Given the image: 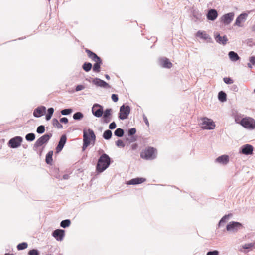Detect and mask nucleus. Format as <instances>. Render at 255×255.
<instances>
[{"mask_svg": "<svg viewBox=\"0 0 255 255\" xmlns=\"http://www.w3.org/2000/svg\"><path fill=\"white\" fill-rule=\"evenodd\" d=\"M22 141V137L20 136H16L11 138L8 142L9 146L12 148H17L20 146Z\"/></svg>", "mask_w": 255, "mask_h": 255, "instance_id": "1a4fd4ad", "label": "nucleus"}, {"mask_svg": "<svg viewBox=\"0 0 255 255\" xmlns=\"http://www.w3.org/2000/svg\"><path fill=\"white\" fill-rule=\"evenodd\" d=\"M143 120H144V122H145V124L147 126V127H149V122H148L147 117L145 115H143Z\"/></svg>", "mask_w": 255, "mask_h": 255, "instance_id": "864d4df0", "label": "nucleus"}, {"mask_svg": "<svg viewBox=\"0 0 255 255\" xmlns=\"http://www.w3.org/2000/svg\"><path fill=\"white\" fill-rule=\"evenodd\" d=\"M216 161L220 163L226 164L229 162V157L227 155H222L218 157Z\"/></svg>", "mask_w": 255, "mask_h": 255, "instance_id": "b1692460", "label": "nucleus"}, {"mask_svg": "<svg viewBox=\"0 0 255 255\" xmlns=\"http://www.w3.org/2000/svg\"><path fill=\"white\" fill-rule=\"evenodd\" d=\"M254 246V244L253 243H248L245 244V245L242 246V248L245 249H248L251 248Z\"/></svg>", "mask_w": 255, "mask_h": 255, "instance_id": "79ce46f5", "label": "nucleus"}, {"mask_svg": "<svg viewBox=\"0 0 255 255\" xmlns=\"http://www.w3.org/2000/svg\"><path fill=\"white\" fill-rule=\"evenodd\" d=\"M70 223L71 222L69 220H64L61 222L60 225L63 228H66L68 227L70 225Z\"/></svg>", "mask_w": 255, "mask_h": 255, "instance_id": "f704fd0d", "label": "nucleus"}, {"mask_svg": "<svg viewBox=\"0 0 255 255\" xmlns=\"http://www.w3.org/2000/svg\"><path fill=\"white\" fill-rule=\"evenodd\" d=\"M68 176L67 175H65L63 176V178L64 179H67L68 178Z\"/></svg>", "mask_w": 255, "mask_h": 255, "instance_id": "13d9d810", "label": "nucleus"}, {"mask_svg": "<svg viewBox=\"0 0 255 255\" xmlns=\"http://www.w3.org/2000/svg\"><path fill=\"white\" fill-rule=\"evenodd\" d=\"M207 255H219V252L217 250L210 251L207 253Z\"/></svg>", "mask_w": 255, "mask_h": 255, "instance_id": "de8ad7c7", "label": "nucleus"}, {"mask_svg": "<svg viewBox=\"0 0 255 255\" xmlns=\"http://www.w3.org/2000/svg\"><path fill=\"white\" fill-rule=\"evenodd\" d=\"M254 92H255V89L254 90Z\"/></svg>", "mask_w": 255, "mask_h": 255, "instance_id": "680f3d73", "label": "nucleus"}, {"mask_svg": "<svg viewBox=\"0 0 255 255\" xmlns=\"http://www.w3.org/2000/svg\"><path fill=\"white\" fill-rule=\"evenodd\" d=\"M106 78L107 79H109L110 78V77H109V75H106Z\"/></svg>", "mask_w": 255, "mask_h": 255, "instance_id": "052dcab7", "label": "nucleus"}, {"mask_svg": "<svg viewBox=\"0 0 255 255\" xmlns=\"http://www.w3.org/2000/svg\"><path fill=\"white\" fill-rule=\"evenodd\" d=\"M52 236L56 240L61 241L65 236V232L62 229H56L53 232Z\"/></svg>", "mask_w": 255, "mask_h": 255, "instance_id": "ddd939ff", "label": "nucleus"}, {"mask_svg": "<svg viewBox=\"0 0 255 255\" xmlns=\"http://www.w3.org/2000/svg\"><path fill=\"white\" fill-rule=\"evenodd\" d=\"M28 255H39V254L37 250L32 249L28 252Z\"/></svg>", "mask_w": 255, "mask_h": 255, "instance_id": "a19ab883", "label": "nucleus"}, {"mask_svg": "<svg viewBox=\"0 0 255 255\" xmlns=\"http://www.w3.org/2000/svg\"><path fill=\"white\" fill-rule=\"evenodd\" d=\"M52 124L54 127L59 129L62 128H63L62 125L59 123V121L56 119H53L52 120Z\"/></svg>", "mask_w": 255, "mask_h": 255, "instance_id": "2f4dec72", "label": "nucleus"}, {"mask_svg": "<svg viewBox=\"0 0 255 255\" xmlns=\"http://www.w3.org/2000/svg\"><path fill=\"white\" fill-rule=\"evenodd\" d=\"M136 130L135 128H130L128 130V135L130 136H132V135H134L136 133Z\"/></svg>", "mask_w": 255, "mask_h": 255, "instance_id": "49530a36", "label": "nucleus"}, {"mask_svg": "<svg viewBox=\"0 0 255 255\" xmlns=\"http://www.w3.org/2000/svg\"><path fill=\"white\" fill-rule=\"evenodd\" d=\"M138 144L137 143H133L131 145V147H130V149H131V150L133 151V150H135L137 149L138 148Z\"/></svg>", "mask_w": 255, "mask_h": 255, "instance_id": "3c124183", "label": "nucleus"}, {"mask_svg": "<svg viewBox=\"0 0 255 255\" xmlns=\"http://www.w3.org/2000/svg\"><path fill=\"white\" fill-rule=\"evenodd\" d=\"M252 30L253 31L255 32V24L252 26Z\"/></svg>", "mask_w": 255, "mask_h": 255, "instance_id": "4d7b16f0", "label": "nucleus"}, {"mask_svg": "<svg viewBox=\"0 0 255 255\" xmlns=\"http://www.w3.org/2000/svg\"><path fill=\"white\" fill-rule=\"evenodd\" d=\"M27 246H28L27 244L25 242H23V243L19 244L17 245V248L18 250H23V249L27 248Z\"/></svg>", "mask_w": 255, "mask_h": 255, "instance_id": "e433bc0d", "label": "nucleus"}, {"mask_svg": "<svg viewBox=\"0 0 255 255\" xmlns=\"http://www.w3.org/2000/svg\"><path fill=\"white\" fill-rule=\"evenodd\" d=\"M160 64L163 67L170 68L172 66V63L167 58H164L160 60Z\"/></svg>", "mask_w": 255, "mask_h": 255, "instance_id": "4be33fe9", "label": "nucleus"}, {"mask_svg": "<svg viewBox=\"0 0 255 255\" xmlns=\"http://www.w3.org/2000/svg\"><path fill=\"white\" fill-rule=\"evenodd\" d=\"M229 57L233 61H236L240 59L238 55L234 51H230L229 53Z\"/></svg>", "mask_w": 255, "mask_h": 255, "instance_id": "bb28decb", "label": "nucleus"}, {"mask_svg": "<svg viewBox=\"0 0 255 255\" xmlns=\"http://www.w3.org/2000/svg\"><path fill=\"white\" fill-rule=\"evenodd\" d=\"M85 51L87 53L88 57L94 62L99 61V60L101 59L95 53L93 52L91 50L86 49L85 50Z\"/></svg>", "mask_w": 255, "mask_h": 255, "instance_id": "6ab92c4d", "label": "nucleus"}, {"mask_svg": "<svg viewBox=\"0 0 255 255\" xmlns=\"http://www.w3.org/2000/svg\"><path fill=\"white\" fill-rule=\"evenodd\" d=\"M83 117V115L81 112H77L73 115V118L75 120H80Z\"/></svg>", "mask_w": 255, "mask_h": 255, "instance_id": "4c0bfd02", "label": "nucleus"}, {"mask_svg": "<svg viewBox=\"0 0 255 255\" xmlns=\"http://www.w3.org/2000/svg\"><path fill=\"white\" fill-rule=\"evenodd\" d=\"M92 112L95 116L100 117L103 114V108L98 104H95L92 108Z\"/></svg>", "mask_w": 255, "mask_h": 255, "instance_id": "9d476101", "label": "nucleus"}, {"mask_svg": "<svg viewBox=\"0 0 255 255\" xmlns=\"http://www.w3.org/2000/svg\"><path fill=\"white\" fill-rule=\"evenodd\" d=\"M60 122L61 123L67 124L68 122V119L67 118L63 117V118H62L60 119Z\"/></svg>", "mask_w": 255, "mask_h": 255, "instance_id": "603ef678", "label": "nucleus"}, {"mask_svg": "<svg viewBox=\"0 0 255 255\" xmlns=\"http://www.w3.org/2000/svg\"><path fill=\"white\" fill-rule=\"evenodd\" d=\"M202 122L201 123L202 128L206 129H213L215 127L214 123L211 120L207 118H203L202 119Z\"/></svg>", "mask_w": 255, "mask_h": 255, "instance_id": "39448f33", "label": "nucleus"}, {"mask_svg": "<svg viewBox=\"0 0 255 255\" xmlns=\"http://www.w3.org/2000/svg\"><path fill=\"white\" fill-rule=\"evenodd\" d=\"M52 136V134H45L38 138L34 144L35 147H39L41 146L43 144L47 142Z\"/></svg>", "mask_w": 255, "mask_h": 255, "instance_id": "6e6552de", "label": "nucleus"}, {"mask_svg": "<svg viewBox=\"0 0 255 255\" xmlns=\"http://www.w3.org/2000/svg\"><path fill=\"white\" fill-rule=\"evenodd\" d=\"M223 80H224V82L226 84H232L233 83V80L231 79L230 78L226 77V78H224L223 79Z\"/></svg>", "mask_w": 255, "mask_h": 255, "instance_id": "a18cd8bd", "label": "nucleus"}, {"mask_svg": "<svg viewBox=\"0 0 255 255\" xmlns=\"http://www.w3.org/2000/svg\"><path fill=\"white\" fill-rule=\"evenodd\" d=\"M46 112V107L40 106L36 108L33 112V115L35 117H40L43 116Z\"/></svg>", "mask_w": 255, "mask_h": 255, "instance_id": "4468645a", "label": "nucleus"}, {"mask_svg": "<svg viewBox=\"0 0 255 255\" xmlns=\"http://www.w3.org/2000/svg\"><path fill=\"white\" fill-rule=\"evenodd\" d=\"M102 63V61L101 59L99 60V61H95V63L93 65V70L95 72H99Z\"/></svg>", "mask_w": 255, "mask_h": 255, "instance_id": "a878e982", "label": "nucleus"}, {"mask_svg": "<svg viewBox=\"0 0 255 255\" xmlns=\"http://www.w3.org/2000/svg\"><path fill=\"white\" fill-rule=\"evenodd\" d=\"M146 181V179L144 178H135L132 179L127 182V184L128 185H135L139 184L144 182Z\"/></svg>", "mask_w": 255, "mask_h": 255, "instance_id": "a211bd4d", "label": "nucleus"}, {"mask_svg": "<svg viewBox=\"0 0 255 255\" xmlns=\"http://www.w3.org/2000/svg\"><path fill=\"white\" fill-rule=\"evenodd\" d=\"M253 152V147L250 144H246L242 147V153L245 155H252Z\"/></svg>", "mask_w": 255, "mask_h": 255, "instance_id": "2eb2a0df", "label": "nucleus"}, {"mask_svg": "<svg viewBox=\"0 0 255 255\" xmlns=\"http://www.w3.org/2000/svg\"><path fill=\"white\" fill-rule=\"evenodd\" d=\"M247 16L248 14L246 13H242L239 15L236 19L234 25H236L238 27H242L243 23L245 21Z\"/></svg>", "mask_w": 255, "mask_h": 255, "instance_id": "f8f14e48", "label": "nucleus"}, {"mask_svg": "<svg viewBox=\"0 0 255 255\" xmlns=\"http://www.w3.org/2000/svg\"><path fill=\"white\" fill-rule=\"evenodd\" d=\"M239 123L246 128L254 129L255 128V120L251 117L243 118Z\"/></svg>", "mask_w": 255, "mask_h": 255, "instance_id": "20e7f679", "label": "nucleus"}, {"mask_svg": "<svg viewBox=\"0 0 255 255\" xmlns=\"http://www.w3.org/2000/svg\"><path fill=\"white\" fill-rule=\"evenodd\" d=\"M93 82L96 85L100 87H107L108 86V84L107 83L98 78L94 79Z\"/></svg>", "mask_w": 255, "mask_h": 255, "instance_id": "5701e85b", "label": "nucleus"}, {"mask_svg": "<svg viewBox=\"0 0 255 255\" xmlns=\"http://www.w3.org/2000/svg\"><path fill=\"white\" fill-rule=\"evenodd\" d=\"M111 98H112V100L115 102H117L118 100V95L116 94H113L112 95Z\"/></svg>", "mask_w": 255, "mask_h": 255, "instance_id": "8fccbe9b", "label": "nucleus"}, {"mask_svg": "<svg viewBox=\"0 0 255 255\" xmlns=\"http://www.w3.org/2000/svg\"><path fill=\"white\" fill-rule=\"evenodd\" d=\"M25 138L27 141H32L35 139V136L34 133H28L26 135Z\"/></svg>", "mask_w": 255, "mask_h": 255, "instance_id": "c9c22d12", "label": "nucleus"}, {"mask_svg": "<svg viewBox=\"0 0 255 255\" xmlns=\"http://www.w3.org/2000/svg\"><path fill=\"white\" fill-rule=\"evenodd\" d=\"M5 255H14L12 254L6 253L5 254Z\"/></svg>", "mask_w": 255, "mask_h": 255, "instance_id": "bf43d9fd", "label": "nucleus"}, {"mask_svg": "<svg viewBox=\"0 0 255 255\" xmlns=\"http://www.w3.org/2000/svg\"><path fill=\"white\" fill-rule=\"evenodd\" d=\"M66 141V137L65 135H63L61 137L60 140L59 142L58 145L56 147V151L57 152H59L60 151L62 148L64 144H65Z\"/></svg>", "mask_w": 255, "mask_h": 255, "instance_id": "aec40b11", "label": "nucleus"}, {"mask_svg": "<svg viewBox=\"0 0 255 255\" xmlns=\"http://www.w3.org/2000/svg\"><path fill=\"white\" fill-rule=\"evenodd\" d=\"M112 132L111 130H106L104 132V134H103V137L105 139H109L111 138V136H112Z\"/></svg>", "mask_w": 255, "mask_h": 255, "instance_id": "473e14b6", "label": "nucleus"}, {"mask_svg": "<svg viewBox=\"0 0 255 255\" xmlns=\"http://www.w3.org/2000/svg\"><path fill=\"white\" fill-rule=\"evenodd\" d=\"M218 16L217 11L215 9H210L207 14V18L208 20L214 21Z\"/></svg>", "mask_w": 255, "mask_h": 255, "instance_id": "f3484780", "label": "nucleus"}, {"mask_svg": "<svg viewBox=\"0 0 255 255\" xmlns=\"http://www.w3.org/2000/svg\"><path fill=\"white\" fill-rule=\"evenodd\" d=\"M85 88L84 86L82 85H78L76 86L75 90L76 91H81Z\"/></svg>", "mask_w": 255, "mask_h": 255, "instance_id": "09e8293b", "label": "nucleus"}, {"mask_svg": "<svg viewBox=\"0 0 255 255\" xmlns=\"http://www.w3.org/2000/svg\"><path fill=\"white\" fill-rule=\"evenodd\" d=\"M114 134L118 137H122L124 134V130L120 128H117L115 131Z\"/></svg>", "mask_w": 255, "mask_h": 255, "instance_id": "72a5a7b5", "label": "nucleus"}, {"mask_svg": "<svg viewBox=\"0 0 255 255\" xmlns=\"http://www.w3.org/2000/svg\"><path fill=\"white\" fill-rule=\"evenodd\" d=\"M116 127V124L115 122L111 123L109 125V128L113 129L115 128Z\"/></svg>", "mask_w": 255, "mask_h": 255, "instance_id": "5fc2aeb1", "label": "nucleus"}, {"mask_svg": "<svg viewBox=\"0 0 255 255\" xmlns=\"http://www.w3.org/2000/svg\"><path fill=\"white\" fill-rule=\"evenodd\" d=\"M110 164V158L106 154H102L99 158L96 166V170L102 172L106 170Z\"/></svg>", "mask_w": 255, "mask_h": 255, "instance_id": "f03ea898", "label": "nucleus"}, {"mask_svg": "<svg viewBox=\"0 0 255 255\" xmlns=\"http://www.w3.org/2000/svg\"><path fill=\"white\" fill-rule=\"evenodd\" d=\"M116 144L117 146H119V147H124L125 146V144H124V142H123V141L122 140H120V139L116 141Z\"/></svg>", "mask_w": 255, "mask_h": 255, "instance_id": "37998d69", "label": "nucleus"}, {"mask_svg": "<svg viewBox=\"0 0 255 255\" xmlns=\"http://www.w3.org/2000/svg\"><path fill=\"white\" fill-rule=\"evenodd\" d=\"M215 39L217 42L223 45H225L228 41V38L226 35L221 36L218 33L215 34Z\"/></svg>", "mask_w": 255, "mask_h": 255, "instance_id": "dca6fc26", "label": "nucleus"}, {"mask_svg": "<svg viewBox=\"0 0 255 255\" xmlns=\"http://www.w3.org/2000/svg\"><path fill=\"white\" fill-rule=\"evenodd\" d=\"M45 131V127L43 125L39 126L37 128V132L38 133H43Z\"/></svg>", "mask_w": 255, "mask_h": 255, "instance_id": "58836bf2", "label": "nucleus"}, {"mask_svg": "<svg viewBox=\"0 0 255 255\" xmlns=\"http://www.w3.org/2000/svg\"><path fill=\"white\" fill-rule=\"evenodd\" d=\"M156 150L153 147H147L140 153L141 158L145 160H152L155 158Z\"/></svg>", "mask_w": 255, "mask_h": 255, "instance_id": "7ed1b4c3", "label": "nucleus"}, {"mask_svg": "<svg viewBox=\"0 0 255 255\" xmlns=\"http://www.w3.org/2000/svg\"><path fill=\"white\" fill-rule=\"evenodd\" d=\"M130 108L129 106H122L120 107L119 118L122 120L127 119L130 113Z\"/></svg>", "mask_w": 255, "mask_h": 255, "instance_id": "423d86ee", "label": "nucleus"}, {"mask_svg": "<svg viewBox=\"0 0 255 255\" xmlns=\"http://www.w3.org/2000/svg\"><path fill=\"white\" fill-rule=\"evenodd\" d=\"M48 113L46 115V119L48 121L51 118L54 112V109L53 108H50L47 110Z\"/></svg>", "mask_w": 255, "mask_h": 255, "instance_id": "7c9ffc66", "label": "nucleus"}, {"mask_svg": "<svg viewBox=\"0 0 255 255\" xmlns=\"http://www.w3.org/2000/svg\"><path fill=\"white\" fill-rule=\"evenodd\" d=\"M95 139L96 136L92 130L90 129L84 130L83 150H85L92 141L95 142Z\"/></svg>", "mask_w": 255, "mask_h": 255, "instance_id": "f257e3e1", "label": "nucleus"}, {"mask_svg": "<svg viewBox=\"0 0 255 255\" xmlns=\"http://www.w3.org/2000/svg\"><path fill=\"white\" fill-rule=\"evenodd\" d=\"M242 224L237 222H231L226 226V230L228 231L235 232L238 230V229L242 228Z\"/></svg>", "mask_w": 255, "mask_h": 255, "instance_id": "9b49d317", "label": "nucleus"}, {"mask_svg": "<svg viewBox=\"0 0 255 255\" xmlns=\"http://www.w3.org/2000/svg\"><path fill=\"white\" fill-rule=\"evenodd\" d=\"M72 112V110L71 109H66L62 110L61 111V113L63 115H66L70 114Z\"/></svg>", "mask_w": 255, "mask_h": 255, "instance_id": "ea45409f", "label": "nucleus"}, {"mask_svg": "<svg viewBox=\"0 0 255 255\" xmlns=\"http://www.w3.org/2000/svg\"><path fill=\"white\" fill-rule=\"evenodd\" d=\"M226 94L223 91H220L218 94V98L221 102H225L226 101Z\"/></svg>", "mask_w": 255, "mask_h": 255, "instance_id": "c85d7f7f", "label": "nucleus"}, {"mask_svg": "<svg viewBox=\"0 0 255 255\" xmlns=\"http://www.w3.org/2000/svg\"><path fill=\"white\" fill-rule=\"evenodd\" d=\"M53 151H49L46 156V162L47 164H51L52 162Z\"/></svg>", "mask_w": 255, "mask_h": 255, "instance_id": "cd10ccee", "label": "nucleus"}, {"mask_svg": "<svg viewBox=\"0 0 255 255\" xmlns=\"http://www.w3.org/2000/svg\"><path fill=\"white\" fill-rule=\"evenodd\" d=\"M196 35L197 37H199L201 39H203L204 40L210 39L209 36L206 33L205 31H198L196 33Z\"/></svg>", "mask_w": 255, "mask_h": 255, "instance_id": "393cba45", "label": "nucleus"}, {"mask_svg": "<svg viewBox=\"0 0 255 255\" xmlns=\"http://www.w3.org/2000/svg\"><path fill=\"white\" fill-rule=\"evenodd\" d=\"M92 67V64L87 62L84 63L82 66L83 69L86 72L89 71L91 69Z\"/></svg>", "mask_w": 255, "mask_h": 255, "instance_id": "c756f323", "label": "nucleus"}, {"mask_svg": "<svg viewBox=\"0 0 255 255\" xmlns=\"http://www.w3.org/2000/svg\"><path fill=\"white\" fill-rule=\"evenodd\" d=\"M234 13L230 12L223 15L220 18V22L225 25L231 23L234 17Z\"/></svg>", "mask_w": 255, "mask_h": 255, "instance_id": "0eeeda50", "label": "nucleus"}, {"mask_svg": "<svg viewBox=\"0 0 255 255\" xmlns=\"http://www.w3.org/2000/svg\"><path fill=\"white\" fill-rule=\"evenodd\" d=\"M111 109H106L104 112H103V120L105 123H108L110 121V116L111 114Z\"/></svg>", "mask_w": 255, "mask_h": 255, "instance_id": "412c9836", "label": "nucleus"}, {"mask_svg": "<svg viewBox=\"0 0 255 255\" xmlns=\"http://www.w3.org/2000/svg\"><path fill=\"white\" fill-rule=\"evenodd\" d=\"M228 216H229V215H225L223 217H222L219 223V226H221L223 223L226 222V219Z\"/></svg>", "mask_w": 255, "mask_h": 255, "instance_id": "c03bdc74", "label": "nucleus"}, {"mask_svg": "<svg viewBox=\"0 0 255 255\" xmlns=\"http://www.w3.org/2000/svg\"><path fill=\"white\" fill-rule=\"evenodd\" d=\"M250 61L253 64H255V56L251 57L250 58Z\"/></svg>", "mask_w": 255, "mask_h": 255, "instance_id": "6e6d98bb", "label": "nucleus"}]
</instances>
